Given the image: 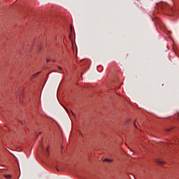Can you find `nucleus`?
Here are the masks:
<instances>
[{"label":"nucleus","instance_id":"nucleus-1","mask_svg":"<svg viewBox=\"0 0 179 179\" xmlns=\"http://www.w3.org/2000/svg\"><path fill=\"white\" fill-rule=\"evenodd\" d=\"M129 122H131V119L128 118V119H126L124 124H125V125H128V124H129Z\"/></svg>","mask_w":179,"mask_h":179},{"label":"nucleus","instance_id":"nucleus-2","mask_svg":"<svg viewBox=\"0 0 179 179\" xmlns=\"http://www.w3.org/2000/svg\"><path fill=\"white\" fill-rule=\"evenodd\" d=\"M4 177H5L6 178H8V179L12 178V176H11V175H9V174L4 175Z\"/></svg>","mask_w":179,"mask_h":179},{"label":"nucleus","instance_id":"nucleus-3","mask_svg":"<svg viewBox=\"0 0 179 179\" xmlns=\"http://www.w3.org/2000/svg\"><path fill=\"white\" fill-rule=\"evenodd\" d=\"M157 163L159 164H163L164 162H163V160H162V159H157Z\"/></svg>","mask_w":179,"mask_h":179},{"label":"nucleus","instance_id":"nucleus-4","mask_svg":"<svg viewBox=\"0 0 179 179\" xmlns=\"http://www.w3.org/2000/svg\"><path fill=\"white\" fill-rule=\"evenodd\" d=\"M38 75H40V72L36 73L35 74H34L32 76V78H36V76H38Z\"/></svg>","mask_w":179,"mask_h":179},{"label":"nucleus","instance_id":"nucleus-5","mask_svg":"<svg viewBox=\"0 0 179 179\" xmlns=\"http://www.w3.org/2000/svg\"><path fill=\"white\" fill-rule=\"evenodd\" d=\"M103 162H111V159H106L103 160Z\"/></svg>","mask_w":179,"mask_h":179},{"label":"nucleus","instance_id":"nucleus-6","mask_svg":"<svg viewBox=\"0 0 179 179\" xmlns=\"http://www.w3.org/2000/svg\"><path fill=\"white\" fill-rule=\"evenodd\" d=\"M64 108H65L66 111H67V113L69 112V110H68V108H65V107H64Z\"/></svg>","mask_w":179,"mask_h":179},{"label":"nucleus","instance_id":"nucleus-7","mask_svg":"<svg viewBox=\"0 0 179 179\" xmlns=\"http://www.w3.org/2000/svg\"><path fill=\"white\" fill-rule=\"evenodd\" d=\"M71 114H73V115H75V114L73 113V111L71 110Z\"/></svg>","mask_w":179,"mask_h":179},{"label":"nucleus","instance_id":"nucleus-8","mask_svg":"<svg viewBox=\"0 0 179 179\" xmlns=\"http://www.w3.org/2000/svg\"><path fill=\"white\" fill-rule=\"evenodd\" d=\"M59 69L60 71H62V68H61V67H59Z\"/></svg>","mask_w":179,"mask_h":179},{"label":"nucleus","instance_id":"nucleus-9","mask_svg":"<svg viewBox=\"0 0 179 179\" xmlns=\"http://www.w3.org/2000/svg\"><path fill=\"white\" fill-rule=\"evenodd\" d=\"M50 62V60H49V59H47V62Z\"/></svg>","mask_w":179,"mask_h":179},{"label":"nucleus","instance_id":"nucleus-10","mask_svg":"<svg viewBox=\"0 0 179 179\" xmlns=\"http://www.w3.org/2000/svg\"><path fill=\"white\" fill-rule=\"evenodd\" d=\"M47 152H48V148L47 149Z\"/></svg>","mask_w":179,"mask_h":179}]
</instances>
